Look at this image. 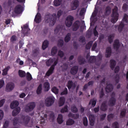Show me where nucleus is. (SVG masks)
Segmentation results:
<instances>
[{
    "label": "nucleus",
    "instance_id": "58836bf2",
    "mask_svg": "<svg viewBox=\"0 0 128 128\" xmlns=\"http://www.w3.org/2000/svg\"><path fill=\"white\" fill-rule=\"evenodd\" d=\"M126 110H123L121 111L120 114V118H124L126 116Z\"/></svg>",
    "mask_w": 128,
    "mask_h": 128
},
{
    "label": "nucleus",
    "instance_id": "09e8293b",
    "mask_svg": "<svg viewBox=\"0 0 128 128\" xmlns=\"http://www.w3.org/2000/svg\"><path fill=\"white\" fill-rule=\"evenodd\" d=\"M50 120L52 122H54V112H52L50 115Z\"/></svg>",
    "mask_w": 128,
    "mask_h": 128
},
{
    "label": "nucleus",
    "instance_id": "4be33fe9",
    "mask_svg": "<svg viewBox=\"0 0 128 128\" xmlns=\"http://www.w3.org/2000/svg\"><path fill=\"white\" fill-rule=\"evenodd\" d=\"M68 118H72L74 120H76L80 118L78 114H73L72 113H69L68 114Z\"/></svg>",
    "mask_w": 128,
    "mask_h": 128
},
{
    "label": "nucleus",
    "instance_id": "c756f323",
    "mask_svg": "<svg viewBox=\"0 0 128 128\" xmlns=\"http://www.w3.org/2000/svg\"><path fill=\"white\" fill-rule=\"evenodd\" d=\"M58 52V48L56 46H54L52 48L51 50V54L52 56H54L56 54H57Z\"/></svg>",
    "mask_w": 128,
    "mask_h": 128
},
{
    "label": "nucleus",
    "instance_id": "79ce46f5",
    "mask_svg": "<svg viewBox=\"0 0 128 128\" xmlns=\"http://www.w3.org/2000/svg\"><path fill=\"white\" fill-rule=\"evenodd\" d=\"M92 42H89L86 46V50H90L91 48V46H92Z\"/></svg>",
    "mask_w": 128,
    "mask_h": 128
},
{
    "label": "nucleus",
    "instance_id": "2f4dec72",
    "mask_svg": "<svg viewBox=\"0 0 128 128\" xmlns=\"http://www.w3.org/2000/svg\"><path fill=\"white\" fill-rule=\"evenodd\" d=\"M10 68V67L8 66L6 67L4 70H2V74L3 76H6L8 74V72Z\"/></svg>",
    "mask_w": 128,
    "mask_h": 128
},
{
    "label": "nucleus",
    "instance_id": "cd10ccee",
    "mask_svg": "<svg viewBox=\"0 0 128 128\" xmlns=\"http://www.w3.org/2000/svg\"><path fill=\"white\" fill-rule=\"evenodd\" d=\"M44 88H45V91L48 92L50 88V82H46L44 83Z\"/></svg>",
    "mask_w": 128,
    "mask_h": 128
},
{
    "label": "nucleus",
    "instance_id": "8fccbe9b",
    "mask_svg": "<svg viewBox=\"0 0 128 128\" xmlns=\"http://www.w3.org/2000/svg\"><path fill=\"white\" fill-rule=\"evenodd\" d=\"M68 88H66L64 90L60 92V96H64V95H66V94H68Z\"/></svg>",
    "mask_w": 128,
    "mask_h": 128
},
{
    "label": "nucleus",
    "instance_id": "a19ab883",
    "mask_svg": "<svg viewBox=\"0 0 128 128\" xmlns=\"http://www.w3.org/2000/svg\"><path fill=\"white\" fill-rule=\"evenodd\" d=\"M88 120L87 117H86V116L84 117L83 124H84V126H88Z\"/></svg>",
    "mask_w": 128,
    "mask_h": 128
},
{
    "label": "nucleus",
    "instance_id": "e433bc0d",
    "mask_svg": "<svg viewBox=\"0 0 128 128\" xmlns=\"http://www.w3.org/2000/svg\"><path fill=\"white\" fill-rule=\"evenodd\" d=\"M68 105H65V106L60 110L61 113H64L68 112Z\"/></svg>",
    "mask_w": 128,
    "mask_h": 128
},
{
    "label": "nucleus",
    "instance_id": "c85d7f7f",
    "mask_svg": "<svg viewBox=\"0 0 128 128\" xmlns=\"http://www.w3.org/2000/svg\"><path fill=\"white\" fill-rule=\"evenodd\" d=\"M71 38V34L70 33H68L66 36L64 38V41L65 42L68 43V42Z\"/></svg>",
    "mask_w": 128,
    "mask_h": 128
},
{
    "label": "nucleus",
    "instance_id": "6ab92c4d",
    "mask_svg": "<svg viewBox=\"0 0 128 128\" xmlns=\"http://www.w3.org/2000/svg\"><path fill=\"white\" fill-rule=\"evenodd\" d=\"M112 56V48L108 47L106 49L105 56L110 58Z\"/></svg>",
    "mask_w": 128,
    "mask_h": 128
},
{
    "label": "nucleus",
    "instance_id": "f704fd0d",
    "mask_svg": "<svg viewBox=\"0 0 128 128\" xmlns=\"http://www.w3.org/2000/svg\"><path fill=\"white\" fill-rule=\"evenodd\" d=\"M26 79L28 81L30 82L32 79V76L29 72H26Z\"/></svg>",
    "mask_w": 128,
    "mask_h": 128
},
{
    "label": "nucleus",
    "instance_id": "20e7f679",
    "mask_svg": "<svg viewBox=\"0 0 128 128\" xmlns=\"http://www.w3.org/2000/svg\"><path fill=\"white\" fill-rule=\"evenodd\" d=\"M124 23H126V24H128V15L126 14H124V16H123V19L121 21V22L120 24L118 25V26L117 25H115L114 28H117L118 27V32H122V30L124 29V28L125 26Z\"/></svg>",
    "mask_w": 128,
    "mask_h": 128
},
{
    "label": "nucleus",
    "instance_id": "f8f14e48",
    "mask_svg": "<svg viewBox=\"0 0 128 128\" xmlns=\"http://www.w3.org/2000/svg\"><path fill=\"white\" fill-rule=\"evenodd\" d=\"M15 87V84L12 82H8L6 85V90L7 92L12 91Z\"/></svg>",
    "mask_w": 128,
    "mask_h": 128
},
{
    "label": "nucleus",
    "instance_id": "c9c22d12",
    "mask_svg": "<svg viewBox=\"0 0 128 128\" xmlns=\"http://www.w3.org/2000/svg\"><path fill=\"white\" fill-rule=\"evenodd\" d=\"M54 3L56 6H58L62 4V0H54Z\"/></svg>",
    "mask_w": 128,
    "mask_h": 128
},
{
    "label": "nucleus",
    "instance_id": "9b49d317",
    "mask_svg": "<svg viewBox=\"0 0 128 128\" xmlns=\"http://www.w3.org/2000/svg\"><path fill=\"white\" fill-rule=\"evenodd\" d=\"M80 21L78 20H76L72 24V31L76 32L80 27Z\"/></svg>",
    "mask_w": 128,
    "mask_h": 128
},
{
    "label": "nucleus",
    "instance_id": "f03ea898",
    "mask_svg": "<svg viewBox=\"0 0 128 128\" xmlns=\"http://www.w3.org/2000/svg\"><path fill=\"white\" fill-rule=\"evenodd\" d=\"M57 20V15L56 14H51L47 12L45 14L44 21L45 23H48L50 26H54Z\"/></svg>",
    "mask_w": 128,
    "mask_h": 128
},
{
    "label": "nucleus",
    "instance_id": "72a5a7b5",
    "mask_svg": "<svg viewBox=\"0 0 128 128\" xmlns=\"http://www.w3.org/2000/svg\"><path fill=\"white\" fill-rule=\"evenodd\" d=\"M75 122L74 120H73L72 119H68L66 122V124L68 126H71L72 125L74 124Z\"/></svg>",
    "mask_w": 128,
    "mask_h": 128
},
{
    "label": "nucleus",
    "instance_id": "ea45409f",
    "mask_svg": "<svg viewBox=\"0 0 128 128\" xmlns=\"http://www.w3.org/2000/svg\"><path fill=\"white\" fill-rule=\"evenodd\" d=\"M42 84H40L37 88V90H36L37 94H40L42 93Z\"/></svg>",
    "mask_w": 128,
    "mask_h": 128
},
{
    "label": "nucleus",
    "instance_id": "7ed1b4c3",
    "mask_svg": "<svg viewBox=\"0 0 128 128\" xmlns=\"http://www.w3.org/2000/svg\"><path fill=\"white\" fill-rule=\"evenodd\" d=\"M18 105L19 102L17 100L13 101L10 105L11 109H14L12 112L13 116H16L20 112V108L18 106Z\"/></svg>",
    "mask_w": 128,
    "mask_h": 128
},
{
    "label": "nucleus",
    "instance_id": "7c9ffc66",
    "mask_svg": "<svg viewBox=\"0 0 128 128\" xmlns=\"http://www.w3.org/2000/svg\"><path fill=\"white\" fill-rule=\"evenodd\" d=\"M48 44L49 42L48 40L44 41L42 44V49L43 50L46 49V48L48 47Z\"/></svg>",
    "mask_w": 128,
    "mask_h": 128
},
{
    "label": "nucleus",
    "instance_id": "0eeeda50",
    "mask_svg": "<svg viewBox=\"0 0 128 128\" xmlns=\"http://www.w3.org/2000/svg\"><path fill=\"white\" fill-rule=\"evenodd\" d=\"M74 20V18L72 15H68L66 18V27L70 28L72 25V22Z\"/></svg>",
    "mask_w": 128,
    "mask_h": 128
},
{
    "label": "nucleus",
    "instance_id": "dca6fc26",
    "mask_svg": "<svg viewBox=\"0 0 128 128\" xmlns=\"http://www.w3.org/2000/svg\"><path fill=\"white\" fill-rule=\"evenodd\" d=\"M21 118L24 124H28V122L30 120V117L29 116H22Z\"/></svg>",
    "mask_w": 128,
    "mask_h": 128
},
{
    "label": "nucleus",
    "instance_id": "f3484780",
    "mask_svg": "<svg viewBox=\"0 0 128 128\" xmlns=\"http://www.w3.org/2000/svg\"><path fill=\"white\" fill-rule=\"evenodd\" d=\"M34 21L37 23V24H38V23H40L42 22V15L40 14H38L36 15Z\"/></svg>",
    "mask_w": 128,
    "mask_h": 128
},
{
    "label": "nucleus",
    "instance_id": "603ef678",
    "mask_svg": "<svg viewBox=\"0 0 128 128\" xmlns=\"http://www.w3.org/2000/svg\"><path fill=\"white\" fill-rule=\"evenodd\" d=\"M95 60H96V58L95 56H90L89 58V62L93 63Z\"/></svg>",
    "mask_w": 128,
    "mask_h": 128
},
{
    "label": "nucleus",
    "instance_id": "4d7b16f0",
    "mask_svg": "<svg viewBox=\"0 0 128 128\" xmlns=\"http://www.w3.org/2000/svg\"><path fill=\"white\" fill-rule=\"evenodd\" d=\"M122 10H124V12H126L128 10V4H124L123 6L122 7Z\"/></svg>",
    "mask_w": 128,
    "mask_h": 128
},
{
    "label": "nucleus",
    "instance_id": "de8ad7c7",
    "mask_svg": "<svg viewBox=\"0 0 128 128\" xmlns=\"http://www.w3.org/2000/svg\"><path fill=\"white\" fill-rule=\"evenodd\" d=\"M100 98L102 99V98L104 96V90L103 88H102L100 92Z\"/></svg>",
    "mask_w": 128,
    "mask_h": 128
},
{
    "label": "nucleus",
    "instance_id": "37998d69",
    "mask_svg": "<svg viewBox=\"0 0 128 128\" xmlns=\"http://www.w3.org/2000/svg\"><path fill=\"white\" fill-rule=\"evenodd\" d=\"M58 46L59 47H62L64 44V41L62 39H60L58 40Z\"/></svg>",
    "mask_w": 128,
    "mask_h": 128
},
{
    "label": "nucleus",
    "instance_id": "6e6d98bb",
    "mask_svg": "<svg viewBox=\"0 0 128 128\" xmlns=\"http://www.w3.org/2000/svg\"><path fill=\"white\" fill-rule=\"evenodd\" d=\"M17 40V36L16 35H13L11 36L10 41L12 42H14Z\"/></svg>",
    "mask_w": 128,
    "mask_h": 128
},
{
    "label": "nucleus",
    "instance_id": "338daca9",
    "mask_svg": "<svg viewBox=\"0 0 128 128\" xmlns=\"http://www.w3.org/2000/svg\"><path fill=\"white\" fill-rule=\"evenodd\" d=\"M119 71H120V66H117L115 67V69L114 70L115 74H118Z\"/></svg>",
    "mask_w": 128,
    "mask_h": 128
},
{
    "label": "nucleus",
    "instance_id": "473e14b6",
    "mask_svg": "<svg viewBox=\"0 0 128 128\" xmlns=\"http://www.w3.org/2000/svg\"><path fill=\"white\" fill-rule=\"evenodd\" d=\"M26 73L24 70H18V76L20 78H25Z\"/></svg>",
    "mask_w": 128,
    "mask_h": 128
},
{
    "label": "nucleus",
    "instance_id": "ddd939ff",
    "mask_svg": "<svg viewBox=\"0 0 128 128\" xmlns=\"http://www.w3.org/2000/svg\"><path fill=\"white\" fill-rule=\"evenodd\" d=\"M120 45L118 40H115L114 41V43L113 44L114 48V50H118L120 48Z\"/></svg>",
    "mask_w": 128,
    "mask_h": 128
},
{
    "label": "nucleus",
    "instance_id": "393cba45",
    "mask_svg": "<svg viewBox=\"0 0 128 128\" xmlns=\"http://www.w3.org/2000/svg\"><path fill=\"white\" fill-rule=\"evenodd\" d=\"M65 100L66 99L64 97H60V100L58 102L59 106H64L65 102Z\"/></svg>",
    "mask_w": 128,
    "mask_h": 128
},
{
    "label": "nucleus",
    "instance_id": "0e129e2a",
    "mask_svg": "<svg viewBox=\"0 0 128 128\" xmlns=\"http://www.w3.org/2000/svg\"><path fill=\"white\" fill-rule=\"evenodd\" d=\"M97 47V43L96 42H94V44L92 46V51L95 50Z\"/></svg>",
    "mask_w": 128,
    "mask_h": 128
},
{
    "label": "nucleus",
    "instance_id": "2eb2a0df",
    "mask_svg": "<svg viewBox=\"0 0 128 128\" xmlns=\"http://www.w3.org/2000/svg\"><path fill=\"white\" fill-rule=\"evenodd\" d=\"M116 100L115 98H111L109 100L108 105L110 106H114L116 105Z\"/></svg>",
    "mask_w": 128,
    "mask_h": 128
},
{
    "label": "nucleus",
    "instance_id": "a18cd8bd",
    "mask_svg": "<svg viewBox=\"0 0 128 128\" xmlns=\"http://www.w3.org/2000/svg\"><path fill=\"white\" fill-rule=\"evenodd\" d=\"M86 8H82L80 12V16H84L86 14Z\"/></svg>",
    "mask_w": 128,
    "mask_h": 128
},
{
    "label": "nucleus",
    "instance_id": "49530a36",
    "mask_svg": "<svg viewBox=\"0 0 128 128\" xmlns=\"http://www.w3.org/2000/svg\"><path fill=\"white\" fill-rule=\"evenodd\" d=\"M52 92L56 94H58L59 90L56 87H54L52 89Z\"/></svg>",
    "mask_w": 128,
    "mask_h": 128
},
{
    "label": "nucleus",
    "instance_id": "774afa93",
    "mask_svg": "<svg viewBox=\"0 0 128 128\" xmlns=\"http://www.w3.org/2000/svg\"><path fill=\"white\" fill-rule=\"evenodd\" d=\"M9 122L6 121L3 126V128H7L8 126Z\"/></svg>",
    "mask_w": 128,
    "mask_h": 128
},
{
    "label": "nucleus",
    "instance_id": "f257e3e1",
    "mask_svg": "<svg viewBox=\"0 0 128 128\" xmlns=\"http://www.w3.org/2000/svg\"><path fill=\"white\" fill-rule=\"evenodd\" d=\"M58 60L52 59V58H50L49 60H48L46 61V65L47 66H50V68L46 74V76L48 77H50V75H52L54 70L55 66H56L57 64L58 63Z\"/></svg>",
    "mask_w": 128,
    "mask_h": 128
},
{
    "label": "nucleus",
    "instance_id": "a211bd4d",
    "mask_svg": "<svg viewBox=\"0 0 128 128\" xmlns=\"http://www.w3.org/2000/svg\"><path fill=\"white\" fill-rule=\"evenodd\" d=\"M78 60L80 65L84 64L86 62V59L80 55L78 57Z\"/></svg>",
    "mask_w": 128,
    "mask_h": 128
},
{
    "label": "nucleus",
    "instance_id": "69168bd1",
    "mask_svg": "<svg viewBox=\"0 0 128 128\" xmlns=\"http://www.w3.org/2000/svg\"><path fill=\"white\" fill-rule=\"evenodd\" d=\"M62 14V10H59L58 12L57 16L58 18H60V16Z\"/></svg>",
    "mask_w": 128,
    "mask_h": 128
},
{
    "label": "nucleus",
    "instance_id": "5701e85b",
    "mask_svg": "<svg viewBox=\"0 0 128 128\" xmlns=\"http://www.w3.org/2000/svg\"><path fill=\"white\" fill-rule=\"evenodd\" d=\"M114 87L112 84H108L106 88V92H110L113 90Z\"/></svg>",
    "mask_w": 128,
    "mask_h": 128
},
{
    "label": "nucleus",
    "instance_id": "1a4fd4ad",
    "mask_svg": "<svg viewBox=\"0 0 128 128\" xmlns=\"http://www.w3.org/2000/svg\"><path fill=\"white\" fill-rule=\"evenodd\" d=\"M24 8L20 4H18L14 8V12L16 14H20L22 12Z\"/></svg>",
    "mask_w": 128,
    "mask_h": 128
},
{
    "label": "nucleus",
    "instance_id": "4468645a",
    "mask_svg": "<svg viewBox=\"0 0 128 128\" xmlns=\"http://www.w3.org/2000/svg\"><path fill=\"white\" fill-rule=\"evenodd\" d=\"M78 66H74L71 68L70 74L72 75H76L78 74Z\"/></svg>",
    "mask_w": 128,
    "mask_h": 128
},
{
    "label": "nucleus",
    "instance_id": "bf43d9fd",
    "mask_svg": "<svg viewBox=\"0 0 128 128\" xmlns=\"http://www.w3.org/2000/svg\"><path fill=\"white\" fill-rule=\"evenodd\" d=\"M64 52H62V50H59L58 52V56L60 58H62L64 56Z\"/></svg>",
    "mask_w": 128,
    "mask_h": 128
},
{
    "label": "nucleus",
    "instance_id": "e2e57ef3",
    "mask_svg": "<svg viewBox=\"0 0 128 128\" xmlns=\"http://www.w3.org/2000/svg\"><path fill=\"white\" fill-rule=\"evenodd\" d=\"M119 80L120 76L118 74H116V75L115 76V81L117 84H118V82H119Z\"/></svg>",
    "mask_w": 128,
    "mask_h": 128
},
{
    "label": "nucleus",
    "instance_id": "864d4df0",
    "mask_svg": "<svg viewBox=\"0 0 128 128\" xmlns=\"http://www.w3.org/2000/svg\"><path fill=\"white\" fill-rule=\"evenodd\" d=\"M112 128H120L118 122H114L112 124Z\"/></svg>",
    "mask_w": 128,
    "mask_h": 128
},
{
    "label": "nucleus",
    "instance_id": "c03bdc74",
    "mask_svg": "<svg viewBox=\"0 0 128 128\" xmlns=\"http://www.w3.org/2000/svg\"><path fill=\"white\" fill-rule=\"evenodd\" d=\"M97 26H95L94 29L93 30V34H94V36L98 37V32L96 30Z\"/></svg>",
    "mask_w": 128,
    "mask_h": 128
},
{
    "label": "nucleus",
    "instance_id": "39448f33",
    "mask_svg": "<svg viewBox=\"0 0 128 128\" xmlns=\"http://www.w3.org/2000/svg\"><path fill=\"white\" fill-rule=\"evenodd\" d=\"M111 16V22L113 23V24H114V23L118 22L119 18L118 8V6H115L113 8L112 13Z\"/></svg>",
    "mask_w": 128,
    "mask_h": 128
},
{
    "label": "nucleus",
    "instance_id": "9d476101",
    "mask_svg": "<svg viewBox=\"0 0 128 128\" xmlns=\"http://www.w3.org/2000/svg\"><path fill=\"white\" fill-rule=\"evenodd\" d=\"M80 1L78 0H74L71 3V10H74L78 8L80 6Z\"/></svg>",
    "mask_w": 128,
    "mask_h": 128
},
{
    "label": "nucleus",
    "instance_id": "4c0bfd02",
    "mask_svg": "<svg viewBox=\"0 0 128 128\" xmlns=\"http://www.w3.org/2000/svg\"><path fill=\"white\" fill-rule=\"evenodd\" d=\"M71 111L74 113H77L78 112V109L76 106V105H72L71 108Z\"/></svg>",
    "mask_w": 128,
    "mask_h": 128
},
{
    "label": "nucleus",
    "instance_id": "aec40b11",
    "mask_svg": "<svg viewBox=\"0 0 128 128\" xmlns=\"http://www.w3.org/2000/svg\"><path fill=\"white\" fill-rule=\"evenodd\" d=\"M108 106L106 105V102H102V104H101L100 110L102 112H106L108 109Z\"/></svg>",
    "mask_w": 128,
    "mask_h": 128
},
{
    "label": "nucleus",
    "instance_id": "5fc2aeb1",
    "mask_svg": "<svg viewBox=\"0 0 128 128\" xmlns=\"http://www.w3.org/2000/svg\"><path fill=\"white\" fill-rule=\"evenodd\" d=\"M18 120H19V119L17 117L14 118L13 119V125L14 126L18 124Z\"/></svg>",
    "mask_w": 128,
    "mask_h": 128
},
{
    "label": "nucleus",
    "instance_id": "680f3d73",
    "mask_svg": "<svg viewBox=\"0 0 128 128\" xmlns=\"http://www.w3.org/2000/svg\"><path fill=\"white\" fill-rule=\"evenodd\" d=\"M89 120H95V116L93 114L89 116Z\"/></svg>",
    "mask_w": 128,
    "mask_h": 128
},
{
    "label": "nucleus",
    "instance_id": "6e6552de",
    "mask_svg": "<svg viewBox=\"0 0 128 128\" xmlns=\"http://www.w3.org/2000/svg\"><path fill=\"white\" fill-rule=\"evenodd\" d=\"M54 103V98L50 96L45 100V104L46 106H50Z\"/></svg>",
    "mask_w": 128,
    "mask_h": 128
},
{
    "label": "nucleus",
    "instance_id": "423d86ee",
    "mask_svg": "<svg viewBox=\"0 0 128 128\" xmlns=\"http://www.w3.org/2000/svg\"><path fill=\"white\" fill-rule=\"evenodd\" d=\"M36 106V103L34 102H30L26 105L24 110L26 112H30L33 110Z\"/></svg>",
    "mask_w": 128,
    "mask_h": 128
},
{
    "label": "nucleus",
    "instance_id": "bb28decb",
    "mask_svg": "<svg viewBox=\"0 0 128 128\" xmlns=\"http://www.w3.org/2000/svg\"><path fill=\"white\" fill-rule=\"evenodd\" d=\"M63 116L62 114H58V118L57 119V121L58 122V124H62L64 122V120H62Z\"/></svg>",
    "mask_w": 128,
    "mask_h": 128
},
{
    "label": "nucleus",
    "instance_id": "13d9d810",
    "mask_svg": "<svg viewBox=\"0 0 128 128\" xmlns=\"http://www.w3.org/2000/svg\"><path fill=\"white\" fill-rule=\"evenodd\" d=\"M106 116V114H102V115L100 116V120L103 121L105 119Z\"/></svg>",
    "mask_w": 128,
    "mask_h": 128
},
{
    "label": "nucleus",
    "instance_id": "052dcab7",
    "mask_svg": "<svg viewBox=\"0 0 128 128\" xmlns=\"http://www.w3.org/2000/svg\"><path fill=\"white\" fill-rule=\"evenodd\" d=\"M110 10L111 8L110 7H106V14H110Z\"/></svg>",
    "mask_w": 128,
    "mask_h": 128
},
{
    "label": "nucleus",
    "instance_id": "b1692460",
    "mask_svg": "<svg viewBox=\"0 0 128 128\" xmlns=\"http://www.w3.org/2000/svg\"><path fill=\"white\" fill-rule=\"evenodd\" d=\"M67 87L68 88V90H70L72 87L76 88V86L74 85V83L72 80H69V81L68 82Z\"/></svg>",
    "mask_w": 128,
    "mask_h": 128
},
{
    "label": "nucleus",
    "instance_id": "412c9836",
    "mask_svg": "<svg viewBox=\"0 0 128 128\" xmlns=\"http://www.w3.org/2000/svg\"><path fill=\"white\" fill-rule=\"evenodd\" d=\"M116 64V62L114 60H110V68L112 70H114L115 68V66Z\"/></svg>",
    "mask_w": 128,
    "mask_h": 128
},
{
    "label": "nucleus",
    "instance_id": "a878e982",
    "mask_svg": "<svg viewBox=\"0 0 128 128\" xmlns=\"http://www.w3.org/2000/svg\"><path fill=\"white\" fill-rule=\"evenodd\" d=\"M114 38V34H111L108 36V42L110 44H112V43L113 42Z\"/></svg>",
    "mask_w": 128,
    "mask_h": 128
},
{
    "label": "nucleus",
    "instance_id": "3c124183",
    "mask_svg": "<svg viewBox=\"0 0 128 128\" xmlns=\"http://www.w3.org/2000/svg\"><path fill=\"white\" fill-rule=\"evenodd\" d=\"M114 114H109V115L108 116V122H110L112 120V119H113L114 118Z\"/></svg>",
    "mask_w": 128,
    "mask_h": 128
}]
</instances>
